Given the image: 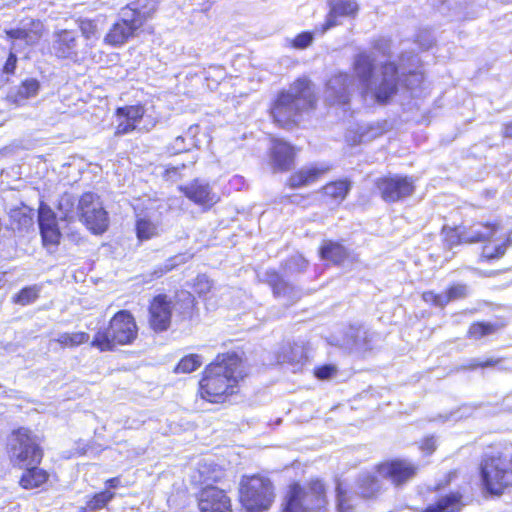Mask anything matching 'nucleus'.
Segmentation results:
<instances>
[{
  "instance_id": "37998d69",
  "label": "nucleus",
  "mask_w": 512,
  "mask_h": 512,
  "mask_svg": "<svg viewBox=\"0 0 512 512\" xmlns=\"http://www.w3.org/2000/svg\"><path fill=\"white\" fill-rule=\"evenodd\" d=\"M266 275L268 277L267 281L271 285L273 292L277 297L281 295L285 296L293 290V288L283 281L275 271L267 272Z\"/></svg>"
},
{
  "instance_id": "ea45409f",
  "label": "nucleus",
  "mask_w": 512,
  "mask_h": 512,
  "mask_svg": "<svg viewBox=\"0 0 512 512\" xmlns=\"http://www.w3.org/2000/svg\"><path fill=\"white\" fill-rule=\"evenodd\" d=\"M198 126H191L188 129L189 143H186L187 138L183 136H177L173 143L168 147V151L172 154H178L189 149V146L195 145L193 136L197 133Z\"/></svg>"
},
{
  "instance_id": "aec40b11",
  "label": "nucleus",
  "mask_w": 512,
  "mask_h": 512,
  "mask_svg": "<svg viewBox=\"0 0 512 512\" xmlns=\"http://www.w3.org/2000/svg\"><path fill=\"white\" fill-rule=\"evenodd\" d=\"M144 115V108L141 105L120 107L116 110L115 135H125L138 127L139 121Z\"/></svg>"
},
{
  "instance_id": "f3484780",
  "label": "nucleus",
  "mask_w": 512,
  "mask_h": 512,
  "mask_svg": "<svg viewBox=\"0 0 512 512\" xmlns=\"http://www.w3.org/2000/svg\"><path fill=\"white\" fill-rule=\"evenodd\" d=\"M81 221L84 224H103L106 221L107 213L104 210L99 197L92 193H84L78 205Z\"/></svg>"
},
{
  "instance_id": "58836bf2",
  "label": "nucleus",
  "mask_w": 512,
  "mask_h": 512,
  "mask_svg": "<svg viewBox=\"0 0 512 512\" xmlns=\"http://www.w3.org/2000/svg\"><path fill=\"white\" fill-rule=\"evenodd\" d=\"M34 217V209L27 205L22 204L10 211V219L15 224H33Z\"/></svg>"
},
{
  "instance_id": "20e7f679",
  "label": "nucleus",
  "mask_w": 512,
  "mask_h": 512,
  "mask_svg": "<svg viewBox=\"0 0 512 512\" xmlns=\"http://www.w3.org/2000/svg\"><path fill=\"white\" fill-rule=\"evenodd\" d=\"M156 10L154 0H137L120 11V19L104 37V42L111 46L123 45Z\"/></svg>"
},
{
  "instance_id": "a19ab883",
  "label": "nucleus",
  "mask_w": 512,
  "mask_h": 512,
  "mask_svg": "<svg viewBox=\"0 0 512 512\" xmlns=\"http://www.w3.org/2000/svg\"><path fill=\"white\" fill-rule=\"evenodd\" d=\"M498 327L496 324L486 323V322H476L473 323L469 330L468 336L471 339L479 340L483 337L489 336L497 331Z\"/></svg>"
},
{
  "instance_id": "a18cd8bd",
  "label": "nucleus",
  "mask_w": 512,
  "mask_h": 512,
  "mask_svg": "<svg viewBox=\"0 0 512 512\" xmlns=\"http://www.w3.org/2000/svg\"><path fill=\"white\" fill-rule=\"evenodd\" d=\"M79 28L81 30L82 35L85 37L87 41L97 40V25L92 20H81L79 24Z\"/></svg>"
},
{
  "instance_id": "4be33fe9",
  "label": "nucleus",
  "mask_w": 512,
  "mask_h": 512,
  "mask_svg": "<svg viewBox=\"0 0 512 512\" xmlns=\"http://www.w3.org/2000/svg\"><path fill=\"white\" fill-rule=\"evenodd\" d=\"M293 160V148L287 142L274 139L271 147V162L273 167L278 170H288L291 168Z\"/></svg>"
},
{
  "instance_id": "473e14b6",
  "label": "nucleus",
  "mask_w": 512,
  "mask_h": 512,
  "mask_svg": "<svg viewBox=\"0 0 512 512\" xmlns=\"http://www.w3.org/2000/svg\"><path fill=\"white\" fill-rule=\"evenodd\" d=\"M351 184L348 180H338L323 187V196L332 202L340 203L347 196Z\"/></svg>"
},
{
  "instance_id": "e2e57ef3",
  "label": "nucleus",
  "mask_w": 512,
  "mask_h": 512,
  "mask_svg": "<svg viewBox=\"0 0 512 512\" xmlns=\"http://www.w3.org/2000/svg\"><path fill=\"white\" fill-rule=\"evenodd\" d=\"M413 76L417 77V78H421V76L419 74H414Z\"/></svg>"
},
{
  "instance_id": "c756f323",
  "label": "nucleus",
  "mask_w": 512,
  "mask_h": 512,
  "mask_svg": "<svg viewBox=\"0 0 512 512\" xmlns=\"http://www.w3.org/2000/svg\"><path fill=\"white\" fill-rule=\"evenodd\" d=\"M357 497L352 491L342 482H337L336 485V506L338 512H354Z\"/></svg>"
},
{
  "instance_id": "7ed1b4c3",
  "label": "nucleus",
  "mask_w": 512,
  "mask_h": 512,
  "mask_svg": "<svg viewBox=\"0 0 512 512\" xmlns=\"http://www.w3.org/2000/svg\"><path fill=\"white\" fill-rule=\"evenodd\" d=\"M315 102L311 82L307 79H298L278 97L272 108L273 118L279 125L287 127L296 122V117L301 112L312 109Z\"/></svg>"
},
{
  "instance_id": "79ce46f5",
  "label": "nucleus",
  "mask_w": 512,
  "mask_h": 512,
  "mask_svg": "<svg viewBox=\"0 0 512 512\" xmlns=\"http://www.w3.org/2000/svg\"><path fill=\"white\" fill-rule=\"evenodd\" d=\"M466 226H443L442 236L444 240L452 247L463 243V235Z\"/></svg>"
},
{
  "instance_id": "c9c22d12",
  "label": "nucleus",
  "mask_w": 512,
  "mask_h": 512,
  "mask_svg": "<svg viewBox=\"0 0 512 512\" xmlns=\"http://www.w3.org/2000/svg\"><path fill=\"white\" fill-rule=\"evenodd\" d=\"M202 365V359L198 354L191 353L183 356L176 366L174 367L173 371L176 374H188L196 371L199 369Z\"/></svg>"
},
{
  "instance_id": "603ef678",
  "label": "nucleus",
  "mask_w": 512,
  "mask_h": 512,
  "mask_svg": "<svg viewBox=\"0 0 512 512\" xmlns=\"http://www.w3.org/2000/svg\"><path fill=\"white\" fill-rule=\"evenodd\" d=\"M136 234L140 241L148 240L156 234L155 226H136Z\"/></svg>"
},
{
  "instance_id": "39448f33",
  "label": "nucleus",
  "mask_w": 512,
  "mask_h": 512,
  "mask_svg": "<svg viewBox=\"0 0 512 512\" xmlns=\"http://www.w3.org/2000/svg\"><path fill=\"white\" fill-rule=\"evenodd\" d=\"M238 490L240 503L247 512H266L275 501V487L262 474L243 475Z\"/></svg>"
},
{
  "instance_id": "6e6552de",
  "label": "nucleus",
  "mask_w": 512,
  "mask_h": 512,
  "mask_svg": "<svg viewBox=\"0 0 512 512\" xmlns=\"http://www.w3.org/2000/svg\"><path fill=\"white\" fill-rule=\"evenodd\" d=\"M398 90L397 67L394 63L382 66L380 73L372 77L369 84L363 88L365 98L370 97L379 104L387 103Z\"/></svg>"
},
{
  "instance_id": "72a5a7b5",
  "label": "nucleus",
  "mask_w": 512,
  "mask_h": 512,
  "mask_svg": "<svg viewBox=\"0 0 512 512\" xmlns=\"http://www.w3.org/2000/svg\"><path fill=\"white\" fill-rule=\"evenodd\" d=\"M42 244L48 251H54L60 244L62 233L59 226H39Z\"/></svg>"
},
{
  "instance_id": "09e8293b",
  "label": "nucleus",
  "mask_w": 512,
  "mask_h": 512,
  "mask_svg": "<svg viewBox=\"0 0 512 512\" xmlns=\"http://www.w3.org/2000/svg\"><path fill=\"white\" fill-rule=\"evenodd\" d=\"M313 40V35L310 32H303L295 37L293 40V47L298 49L307 48Z\"/></svg>"
},
{
  "instance_id": "2eb2a0df",
  "label": "nucleus",
  "mask_w": 512,
  "mask_h": 512,
  "mask_svg": "<svg viewBox=\"0 0 512 512\" xmlns=\"http://www.w3.org/2000/svg\"><path fill=\"white\" fill-rule=\"evenodd\" d=\"M243 356L242 350L226 352V397L234 394V388L248 375L247 363Z\"/></svg>"
},
{
  "instance_id": "9d476101",
  "label": "nucleus",
  "mask_w": 512,
  "mask_h": 512,
  "mask_svg": "<svg viewBox=\"0 0 512 512\" xmlns=\"http://www.w3.org/2000/svg\"><path fill=\"white\" fill-rule=\"evenodd\" d=\"M173 310L174 303L168 295L164 293L154 295L147 307L149 328L155 333L167 331L172 324Z\"/></svg>"
},
{
  "instance_id": "f8f14e48",
  "label": "nucleus",
  "mask_w": 512,
  "mask_h": 512,
  "mask_svg": "<svg viewBox=\"0 0 512 512\" xmlns=\"http://www.w3.org/2000/svg\"><path fill=\"white\" fill-rule=\"evenodd\" d=\"M51 49L58 58L71 59L73 61L84 60L88 56L96 61L95 55L88 51L78 50V36L72 30H59L53 34ZM99 60H97L98 62Z\"/></svg>"
},
{
  "instance_id": "a878e982",
  "label": "nucleus",
  "mask_w": 512,
  "mask_h": 512,
  "mask_svg": "<svg viewBox=\"0 0 512 512\" xmlns=\"http://www.w3.org/2000/svg\"><path fill=\"white\" fill-rule=\"evenodd\" d=\"M115 496L114 491L107 489L95 492L87 497L82 510L83 512H96L106 509Z\"/></svg>"
},
{
  "instance_id": "0eeeda50",
  "label": "nucleus",
  "mask_w": 512,
  "mask_h": 512,
  "mask_svg": "<svg viewBox=\"0 0 512 512\" xmlns=\"http://www.w3.org/2000/svg\"><path fill=\"white\" fill-rule=\"evenodd\" d=\"M480 470L486 490L491 494H501L506 487L512 486V453L484 458Z\"/></svg>"
},
{
  "instance_id": "1a4fd4ad",
  "label": "nucleus",
  "mask_w": 512,
  "mask_h": 512,
  "mask_svg": "<svg viewBox=\"0 0 512 512\" xmlns=\"http://www.w3.org/2000/svg\"><path fill=\"white\" fill-rule=\"evenodd\" d=\"M43 24L38 20H31L23 23L21 27L7 30L6 34L12 41V51L10 52L4 65V72L13 73L16 68L17 57L15 52H19L26 46L36 44L42 36Z\"/></svg>"
},
{
  "instance_id": "f03ea898",
  "label": "nucleus",
  "mask_w": 512,
  "mask_h": 512,
  "mask_svg": "<svg viewBox=\"0 0 512 512\" xmlns=\"http://www.w3.org/2000/svg\"><path fill=\"white\" fill-rule=\"evenodd\" d=\"M138 338L139 326L136 317L130 310L120 309L110 317L105 327L96 330L90 347L100 353L114 352L119 347L133 345Z\"/></svg>"
},
{
  "instance_id": "e433bc0d",
  "label": "nucleus",
  "mask_w": 512,
  "mask_h": 512,
  "mask_svg": "<svg viewBox=\"0 0 512 512\" xmlns=\"http://www.w3.org/2000/svg\"><path fill=\"white\" fill-rule=\"evenodd\" d=\"M40 89V83L35 78H28L21 82L17 88L15 101L21 102L23 100L35 97Z\"/></svg>"
},
{
  "instance_id": "5fc2aeb1",
  "label": "nucleus",
  "mask_w": 512,
  "mask_h": 512,
  "mask_svg": "<svg viewBox=\"0 0 512 512\" xmlns=\"http://www.w3.org/2000/svg\"><path fill=\"white\" fill-rule=\"evenodd\" d=\"M421 449L427 453H432L436 449V439L433 436L425 438L421 444Z\"/></svg>"
},
{
  "instance_id": "7c9ffc66",
  "label": "nucleus",
  "mask_w": 512,
  "mask_h": 512,
  "mask_svg": "<svg viewBox=\"0 0 512 512\" xmlns=\"http://www.w3.org/2000/svg\"><path fill=\"white\" fill-rule=\"evenodd\" d=\"M462 507L461 495L452 493L429 505L423 512H459Z\"/></svg>"
},
{
  "instance_id": "6ab92c4d",
  "label": "nucleus",
  "mask_w": 512,
  "mask_h": 512,
  "mask_svg": "<svg viewBox=\"0 0 512 512\" xmlns=\"http://www.w3.org/2000/svg\"><path fill=\"white\" fill-rule=\"evenodd\" d=\"M180 189L188 199L204 209L213 206L219 201V196L212 191L211 187L200 180H195L188 185L180 187Z\"/></svg>"
},
{
  "instance_id": "680f3d73",
  "label": "nucleus",
  "mask_w": 512,
  "mask_h": 512,
  "mask_svg": "<svg viewBox=\"0 0 512 512\" xmlns=\"http://www.w3.org/2000/svg\"><path fill=\"white\" fill-rule=\"evenodd\" d=\"M425 49H428L431 46V43H428L427 45H423Z\"/></svg>"
},
{
  "instance_id": "cd10ccee",
  "label": "nucleus",
  "mask_w": 512,
  "mask_h": 512,
  "mask_svg": "<svg viewBox=\"0 0 512 512\" xmlns=\"http://www.w3.org/2000/svg\"><path fill=\"white\" fill-rule=\"evenodd\" d=\"M330 168L328 166L311 167L301 169L299 172L290 177L291 187H301L315 182L322 174L327 172Z\"/></svg>"
},
{
  "instance_id": "f257e3e1",
  "label": "nucleus",
  "mask_w": 512,
  "mask_h": 512,
  "mask_svg": "<svg viewBox=\"0 0 512 512\" xmlns=\"http://www.w3.org/2000/svg\"><path fill=\"white\" fill-rule=\"evenodd\" d=\"M9 451L12 460L23 471L18 485L23 490L43 489L51 480V473L40 467L44 459V450L38 437L27 427H18L11 431Z\"/></svg>"
},
{
  "instance_id": "de8ad7c7",
  "label": "nucleus",
  "mask_w": 512,
  "mask_h": 512,
  "mask_svg": "<svg viewBox=\"0 0 512 512\" xmlns=\"http://www.w3.org/2000/svg\"><path fill=\"white\" fill-rule=\"evenodd\" d=\"M422 298L426 303H431L437 307L447 305V297H445L444 293L436 294L433 291H427L423 293Z\"/></svg>"
},
{
  "instance_id": "6e6d98bb",
  "label": "nucleus",
  "mask_w": 512,
  "mask_h": 512,
  "mask_svg": "<svg viewBox=\"0 0 512 512\" xmlns=\"http://www.w3.org/2000/svg\"><path fill=\"white\" fill-rule=\"evenodd\" d=\"M104 485H105L104 489H107V490L112 491V489H117V488L121 487V477L115 476V477L108 478L105 480Z\"/></svg>"
},
{
  "instance_id": "b1692460",
  "label": "nucleus",
  "mask_w": 512,
  "mask_h": 512,
  "mask_svg": "<svg viewBox=\"0 0 512 512\" xmlns=\"http://www.w3.org/2000/svg\"><path fill=\"white\" fill-rule=\"evenodd\" d=\"M353 69L356 77L359 80L362 90L369 84V82L372 80V77L378 74L373 72L374 59H372L366 53H360L355 57Z\"/></svg>"
},
{
  "instance_id": "864d4df0",
  "label": "nucleus",
  "mask_w": 512,
  "mask_h": 512,
  "mask_svg": "<svg viewBox=\"0 0 512 512\" xmlns=\"http://www.w3.org/2000/svg\"><path fill=\"white\" fill-rule=\"evenodd\" d=\"M171 267L170 266H167V265H164V266H158L156 268H154L150 273H149V276H150V279L153 280V279H158V278H161L162 276H164L165 274H167L169 271H171Z\"/></svg>"
},
{
  "instance_id": "3c124183",
  "label": "nucleus",
  "mask_w": 512,
  "mask_h": 512,
  "mask_svg": "<svg viewBox=\"0 0 512 512\" xmlns=\"http://www.w3.org/2000/svg\"><path fill=\"white\" fill-rule=\"evenodd\" d=\"M336 373V368L333 365H324L315 370V376L318 379L326 380L331 378Z\"/></svg>"
},
{
  "instance_id": "bb28decb",
  "label": "nucleus",
  "mask_w": 512,
  "mask_h": 512,
  "mask_svg": "<svg viewBox=\"0 0 512 512\" xmlns=\"http://www.w3.org/2000/svg\"><path fill=\"white\" fill-rule=\"evenodd\" d=\"M54 341L58 344V346L63 349H75L81 345H86L91 342L89 333L85 331H77V332H63L58 335Z\"/></svg>"
},
{
  "instance_id": "ddd939ff",
  "label": "nucleus",
  "mask_w": 512,
  "mask_h": 512,
  "mask_svg": "<svg viewBox=\"0 0 512 512\" xmlns=\"http://www.w3.org/2000/svg\"><path fill=\"white\" fill-rule=\"evenodd\" d=\"M355 90V80L346 73L334 74L327 82L325 100L330 105L345 106L350 101V96Z\"/></svg>"
},
{
  "instance_id": "4d7b16f0",
  "label": "nucleus",
  "mask_w": 512,
  "mask_h": 512,
  "mask_svg": "<svg viewBox=\"0 0 512 512\" xmlns=\"http://www.w3.org/2000/svg\"><path fill=\"white\" fill-rule=\"evenodd\" d=\"M293 265L297 266V269L300 271L306 267L307 263L302 256H295L289 262L290 268H292Z\"/></svg>"
},
{
  "instance_id": "8fccbe9b",
  "label": "nucleus",
  "mask_w": 512,
  "mask_h": 512,
  "mask_svg": "<svg viewBox=\"0 0 512 512\" xmlns=\"http://www.w3.org/2000/svg\"><path fill=\"white\" fill-rule=\"evenodd\" d=\"M500 362L499 359H487L485 361H481L479 359H472L469 361V363L464 366L465 369H476L478 367L485 368V367H493L496 366Z\"/></svg>"
},
{
  "instance_id": "c03bdc74",
  "label": "nucleus",
  "mask_w": 512,
  "mask_h": 512,
  "mask_svg": "<svg viewBox=\"0 0 512 512\" xmlns=\"http://www.w3.org/2000/svg\"><path fill=\"white\" fill-rule=\"evenodd\" d=\"M444 295L447 297L448 304L450 301L465 298L468 295V287L465 284H454L444 292Z\"/></svg>"
},
{
  "instance_id": "5701e85b",
  "label": "nucleus",
  "mask_w": 512,
  "mask_h": 512,
  "mask_svg": "<svg viewBox=\"0 0 512 512\" xmlns=\"http://www.w3.org/2000/svg\"><path fill=\"white\" fill-rule=\"evenodd\" d=\"M504 226H501V228H497V232L490 236L489 238H486L485 241L488 243L484 245L482 249V257L486 258L488 260L496 259L504 255L506 250V243L512 242V232L509 234L507 238H504V235L506 234L503 231Z\"/></svg>"
},
{
  "instance_id": "dca6fc26",
  "label": "nucleus",
  "mask_w": 512,
  "mask_h": 512,
  "mask_svg": "<svg viewBox=\"0 0 512 512\" xmlns=\"http://www.w3.org/2000/svg\"><path fill=\"white\" fill-rule=\"evenodd\" d=\"M418 467L407 460H393L378 466V474L389 479L394 485L400 486L411 480L417 473Z\"/></svg>"
},
{
  "instance_id": "4468645a",
  "label": "nucleus",
  "mask_w": 512,
  "mask_h": 512,
  "mask_svg": "<svg viewBox=\"0 0 512 512\" xmlns=\"http://www.w3.org/2000/svg\"><path fill=\"white\" fill-rule=\"evenodd\" d=\"M377 187L386 202H396L412 194L414 185L410 178L394 176L378 180Z\"/></svg>"
},
{
  "instance_id": "9b49d317",
  "label": "nucleus",
  "mask_w": 512,
  "mask_h": 512,
  "mask_svg": "<svg viewBox=\"0 0 512 512\" xmlns=\"http://www.w3.org/2000/svg\"><path fill=\"white\" fill-rule=\"evenodd\" d=\"M200 394L211 403H222L224 399V366L212 362L206 366L200 380Z\"/></svg>"
},
{
  "instance_id": "423d86ee",
  "label": "nucleus",
  "mask_w": 512,
  "mask_h": 512,
  "mask_svg": "<svg viewBox=\"0 0 512 512\" xmlns=\"http://www.w3.org/2000/svg\"><path fill=\"white\" fill-rule=\"evenodd\" d=\"M327 504L325 488L321 481H312L307 487L290 486L284 502L283 512H321Z\"/></svg>"
},
{
  "instance_id": "2f4dec72",
  "label": "nucleus",
  "mask_w": 512,
  "mask_h": 512,
  "mask_svg": "<svg viewBox=\"0 0 512 512\" xmlns=\"http://www.w3.org/2000/svg\"><path fill=\"white\" fill-rule=\"evenodd\" d=\"M348 341L347 345L351 349L355 350H367L370 349V342L372 334L362 326L350 327L347 334Z\"/></svg>"
},
{
  "instance_id": "393cba45",
  "label": "nucleus",
  "mask_w": 512,
  "mask_h": 512,
  "mask_svg": "<svg viewBox=\"0 0 512 512\" xmlns=\"http://www.w3.org/2000/svg\"><path fill=\"white\" fill-rule=\"evenodd\" d=\"M322 259L328 260L335 265L344 264L350 259L351 254L341 243L325 240L320 248Z\"/></svg>"
},
{
  "instance_id": "bf43d9fd",
  "label": "nucleus",
  "mask_w": 512,
  "mask_h": 512,
  "mask_svg": "<svg viewBox=\"0 0 512 512\" xmlns=\"http://www.w3.org/2000/svg\"><path fill=\"white\" fill-rule=\"evenodd\" d=\"M107 226H90L91 232L94 234H100L105 231Z\"/></svg>"
},
{
  "instance_id": "a211bd4d",
  "label": "nucleus",
  "mask_w": 512,
  "mask_h": 512,
  "mask_svg": "<svg viewBox=\"0 0 512 512\" xmlns=\"http://www.w3.org/2000/svg\"><path fill=\"white\" fill-rule=\"evenodd\" d=\"M359 11V5L355 0H330L329 13L321 28V33L341 24L339 18H354Z\"/></svg>"
},
{
  "instance_id": "c85d7f7f",
  "label": "nucleus",
  "mask_w": 512,
  "mask_h": 512,
  "mask_svg": "<svg viewBox=\"0 0 512 512\" xmlns=\"http://www.w3.org/2000/svg\"><path fill=\"white\" fill-rule=\"evenodd\" d=\"M357 489L361 497L371 498L381 490V483L374 473L365 472L358 477Z\"/></svg>"
},
{
  "instance_id": "412c9836",
  "label": "nucleus",
  "mask_w": 512,
  "mask_h": 512,
  "mask_svg": "<svg viewBox=\"0 0 512 512\" xmlns=\"http://www.w3.org/2000/svg\"><path fill=\"white\" fill-rule=\"evenodd\" d=\"M199 509L201 512H224L223 490L207 486L199 494Z\"/></svg>"
},
{
  "instance_id": "052dcab7",
  "label": "nucleus",
  "mask_w": 512,
  "mask_h": 512,
  "mask_svg": "<svg viewBox=\"0 0 512 512\" xmlns=\"http://www.w3.org/2000/svg\"><path fill=\"white\" fill-rule=\"evenodd\" d=\"M136 224L141 225V224H147V223L143 219H139V220H137Z\"/></svg>"
},
{
  "instance_id": "4c0bfd02",
  "label": "nucleus",
  "mask_w": 512,
  "mask_h": 512,
  "mask_svg": "<svg viewBox=\"0 0 512 512\" xmlns=\"http://www.w3.org/2000/svg\"><path fill=\"white\" fill-rule=\"evenodd\" d=\"M40 289L39 285L23 287L16 295L13 296V303L26 306L35 302L39 298Z\"/></svg>"
},
{
  "instance_id": "13d9d810",
  "label": "nucleus",
  "mask_w": 512,
  "mask_h": 512,
  "mask_svg": "<svg viewBox=\"0 0 512 512\" xmlns=\"http://www.w3.org/2000/svg\"><path fill=\"white\" fill-rule=\"evenodd\" d=\"M503 133L505 137L512 138V121L505 125Z\"/></svg>"
},
{
  "instance_id": "f704fd0d",
  "label": "nucleus",
  "mask_w": 512,
  "mask_h": 512,
  "mask_svg": "<svg viewBox=\"0 0 512 512\" xmlns=\"http://www.w3.org/2000/svg\"><path fill=\"white\" fill-rule=\"evenodd\" d=\"M473 227L474 226H466L465 234L463 235V243L485 241L486 238L493 236L497 232V228H501V226H481V231H475Z\"/></svg>"
},
{
  "instance_id": "49530a36",
  "label": "nucleus",
  "mask_w": 512,
  "mask_h": 512,
  "mask_svg": "<svg viewBox=\"0 0 512 512\" xmlns=\"http://www.w3.org/2000/svg\"><path fill=\"white\" fill-rule=\"evenodd\" d=\"M38 224H52L55 219L54 211L44 202H41L37 212Z\"/></svg>"
}]
</instances>
